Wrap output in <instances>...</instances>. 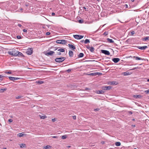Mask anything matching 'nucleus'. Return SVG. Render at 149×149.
Instances as JSON below:
<instances>
[{"mask_svg":"<svg viewBox=\"0 0 149 149\" xmlns=\"http://www.w3.org/2000/svg\"><path fill=\"white\" fill-rule=\"evenodd\" d=\"M17 52V51L15 49H14L10 51H9L8 52V54L10 55H12L14 56H16L17 55V54H16Z\"/></svg>","mask_w":149,"mask_h":149,"instance_id":"obj_1","label":"nucleus"},{"mask_svg":"<svg viewBox=\"0 0 149 149\" xmlns=\"http://www.w3.org/2000/svg\"><path fill=\"white\" fill-rule=\"evenodd\" d=\"M65 59V58L64 57H59L55 58V61L58 63L62 62L64 61Z\"/></svg>","mask_w":149,"mask_h":149,"instance_id":"obj_2","label":"nucleus"},{"mask_svg":"<svg viewBox=\"0 0 149 149\" xmlns=\"http://www.w3.org/2000/svg\"><path fill=\"white\" fill-rule=\"evenodd\" d=\"M56 42L58 44H65L66 43V41L65 40H58L56 41Z\"/></svg>","mask_w":149,"mask_h":149,"instance_id":"obj_3","label":"nucleus"},{"mask_svg":"<svg viewBox=\"0 0 149 149\" xmlns=\"http://www.w3.org/2000/svg\"><path fill=\"white\" fill-rule=\"evenodd\" d=\"M73 37L77 39H80L83 38L84 36L80 35H73Z\"/></svg>","mask_w":149,"mask_h":149,"instance_id":"obj_4","label":"nucleus"},{"mask_svg":"<svg viewBox=\"0 0 149 149\" xmlns=\"http://www.w3.org/2000/svg\"><path fill=\"white\" fill-rule=\"evenodd\" d=\"M102 53L106 55H109L110 54V52L107 50H101Z\"/></svg>","mask_w":149,"mask_h":149,"instance_id":"obj_5","label":"nucleus"},{"mask_svg":"<svg viewBox=\"0 0 149 149\" xmlns=\"http://www.w3.org/2000/svg\"><path fill=\"white\" fill-rule=\"evenodd\" d=\"M112 87L111 86H103L102 88L103 90H110L112 88Z\"/></svg>","mask_w":149,"mask_h":149,"instance_id":"obj_6","label":"nucleus"},{"mask_svg":"<svg viewBox=\"0 0 149 149\" xmlns=\"http://www.w3.org/2000/svg\"><path fill=\"white\" fill-rule=\"evenodd\" d=\"M55 53V52L53 51H50L49 52H46L45 55L47 56H52Z\"/></svg>","mask_w":149,"mask_h":149,"instance_id":"obj_7","label":"nucleus"},{"mask_svg":"<svg viewBox=\"0 0 149 149\" xmlns=\"http://www.w3.org/2000/svg\"><path fill=\"white\" fill-rule=\"evenodd\" d=\"M112 61L114 63H117L120 61V59L117 58H114L112 59Z\"/></svg>","mask_w":149,"mask_h":149,"instance_id":"obj_8","label":"nucleus"},{"mask_svg":"<svg viewBox=\"0 0 149 149\" xmlns=\"http://www.w3.org/2000/svg\"><path fill=\"white\" fill-rule=\"evenodd\" d=\"M147 46H144L142 47L138 46V48L141 50H145L147 48Z\"/></svg>","mask_w":149,"mask_h":149,"instance_id":"obj_9","label":"nucleus"},{"mask_svg":"<svg viewBox=\"0 0 149 149\" xmlns=\"http://www.w3.org/2000/svg\"><path fill=\"white\" fill-rule=\"evenodd\" d=\"M96 93L98 94H103L104 93V91L102 90H98L96 91Z\"/></svg>","mask_w":149,"mask_h":149,"instance_id":"obj_10","label":"nucleus"},{"mask_svg":"<svg viewBox=\"0 0 149 149\" xmlns=\"http://www.w3.org/2000/svg\"><path fill=\"white\" fill-rule=\"evenodd\" d=\"M32 50L31 49V48L30 50H29V51L26 52V54L29 55H31L32 53Z\"/></svg>","mask_w":149,"mask_h":149,"instance_id":"obj_11","label":"nucleus"},{"mask_svg":"<svg viewBox=\"0 0 149 149\" xmlns=\"http://www.w3.org/2000/svg\"><path fill=\"white\" fill-rule=\"evenodd\" d=\"M68 46L70 48H72V49L74 50L75 49V47L72 45L68 44Z\"/></svg>","mask_w":149,"mask_h":149,"instance_id":"obj_12","label":"nucleus"},{"mask_svg":"<svg viewBox=\"0 0 149 149\" xmlns=\"http://www.w3.org/2000/svg\"><path fill=\"white\" fill-rule=\"evenodd\" d=\"M107 41L110 43H112L114 42V41L112 39H110L109 38H107Z\"/></svg>","mask_w":149,"mask_h":149,"instance_id":"obj_13","label":"nucleus"},{"mask_svg":"<svg viewBox=\"0 0 149 149\" xmlns=\"http://www.w3.org/2000/svg\"><path fill=\"white\" fill-rule=\"evenodd\" d=\"M133 97L136 98H139L142 97L141 95H134Z\"/></svg>","mask_w":149,"mask_h":149,"instance_id":"obj_14","label":"nucleus"},{"mask_svg":"<svg viewBox=\"0 0 149 149\" xmlns=\"http://www.w3.org/2000/svg\"><path fill=\"white\" fill-rule=\"evenodd\" d=\"M16 54H17V56H21L23 55V54H22V53L20 52L17 51V52Z\"/></svg>","mask_w":149,"mask_h":149,"instance_id":"obj_15","label":"nucleus"},{"mask_svg":"<svg viewBox=\"0 0 149 149\" xmlns=\"http://www.w3.org/2000/svg\"><path fill=\"white\" fill-rule=\"evenodd\" d=\"M69 56L70 57H72L73 56V52L72 51H70L69 53Z\"/></svg>","mask_w":149,"mask_h":149,"instance_id":"obj_16","label":"nucleus"},{"mask_svg":"<svg viewBox=\"0 0 149 149\" xmlns=\"http://www.w3.org/2000/svg\"><path fill=\"white\" fill-rule=\"evenodd\" d=\"M57 51L58 52H60L61 53L64 52H65V51L64 49H63V48H60V49H58Z\"/></svg>","mask_w":149,"mask_h":149,"instance_id":"obj_17","label":"nucleus"},{"mask_svg":"<svg viewBox=\"0 0 149 149\" xmlns=\"http://www.w3.org/2000/svg\"><path fill=\"white\" fill-rule=\"evenodd\" d=\"M123 74L124 76L128 75L130 74V73L128 72H124Z\"/></svg>","mask_w":149,"mask_h":149,"instance_id":"obj_18","label":"nucleus"},{"mask_svg":"<svg viewBox=\"0 0 149 149\" xmlns=\"http://www.w3.org/2000/svg\"><path fill=\"white\" fill-rule=\"evenodd\" d=\"M84 54L82 53H79V54L78 55V57L79 58H81L84 56Z\"/></svg>","mask_w":149,"mask_h":149,"instance_id":"obj_19","label":"nucleus"},{"mask_svg":"<svg viewBox=\"0 0 149 149\" xmlns=\"http://www.w3.org/2000/svg\"><path fill=\"white\" fill-rule=\"evenodd\" d=\"M9 79L11 80L14 81H15V77H9Z\"/></svg>","mask_w":149,"mask_h":149,"instance_id":"obj_20","label":"nucleus"},{"mask_svg":"<svg viewBox=\"0 0 149 149\" xmlns=\"http://www.w3.org/2000/svg\"><path fill=\"white\" fill-rule=\"evenodd\" d=\"M115 144L116 146H120L121 145V143L120 142H117L115 143Z\"/></svg>","mask_w":149,"mask_h":149,"instance_id":"obj_21","label":"nucleus"},{"mask_svg":"<svg viewBox=\"0 0 149 149\" xmlns=\"http://www.w3.org/2000/svg\"><path fill=\"white\" fill-rule=\"evenodd\" d=\"M20 147L21 148H26V146L25 144L22 143Z\"/></svg>","mask_w":149,"mask_h":149,"instance_id":"obj_22","label":"nucleus"},{"mask_svg":"<svg viewBox=\"0 0 149 149\" xmlns=\"http://www.w3.org/2000/svg\"><path fill=\"white\" fill-rule=\"evenodd\" d=\"M89 50L91 52H93L94 51V48L93 47H91Z\"/></svg>","mask_w":149,"mask_h":149,"instance_id":"obj_23","label":"nucleus"},{"mask_svg":"<svg viewBox=\"0 0 149 149\" xmlns=\"http://www.w3.org/2000/svg\"><path fill=\"white\" fill-rule=\"evenodd\" d=\"M24 134H22V133H20L18 134V135L19 137H21L24 136Z\"/></svg>","mask_w":149,"mask_h":149,"instance_id":"obj_24","label":"nucleus"},{"mask_svg":"<svg viewBox=\"0 0 149 149\" xmlns=\"http://www.w3.org/2000/svg\"><path fill=\"white\" fill-rule=\"evenodd\" d=\"M90 42V41L88 39H86L84 41V43L85 44H87Z\"/></svg>","mask_w":149,"mask_h":149,"instance_id":"obj_25","label":"nucleus"},{"mask_svg":"<svg viewBox=\"0 0 149 149\" xmlns=\"http://www.w3.org/2000/svg\"><path fill=\"white\" fill-rule=\"evenodd\" d=\"M149 37H146L143 38V40L144 41H146L148 39Z\"/></svg>","mask_w":149,"mask_h":149,"instance_id":"obj_26","label":"nucleus"},{"mask_svg":"<svg viewBox=\"0 0 149 149\" xmlns=\"http://www.w3.org/2000/svg\"><path fill=\"white\" fill-rule=\"evenodd\" d=\"M134 57L135 58V59L136 60H142V59L141 58L139 57L138 56H134Z\"/></svg>","mask_w":149,"mask_h":149,"instance_id":"obj_27","label":"nucleus"},{"mask_svg":"<svg viewBox=\"0 0 149 149\" xmlns=\"http://www.w3.org/2000/svg\"><path fill=\"white\" fill-rule=\"evenodd\" d=\"M6 88H3V89H1L0 90V93H3L4 91H6Z\"/></svg>","mask_w":149,"mask_h":149,"instance_id":"obj_28","label":"nucleus"},{"mask_svg":"<svg viewBox=\"0 0 149 149\" xmlns=\"http://www.w3.org/2000/svg\"><path fill=\"white\" fill-rule=\"evenodd\" d=\"M67 136L66 135H63L61 137V139H64L67 138Z\"/></svg>","mask_w":149,"mask_h":149,"instance_id":"obj_29","label":"nucleus"},{"mask_svg":"<svg viewBox=\"0 0 149 149\" xmlns=\"http://www.w3.org/2000/svg\"><path fill=\"white\" fill-rule=\"evenodd\" d=\"M5 77V76L2 75H0V81H2L3 80V77Z\"/></svg>","mask_w":149,"mask_h":149,"instance_id":"obj_30","label":"nucleus"},{"mask_svg":"<svg viewBox=\"0 0 149 149\" xmlns=\"http://www.w3.org/2000/svg\"><path fill=\"white\" fill-rule=\"evenodd\" d=\"M51 147L50 146L48 145V146H45L44 147V148L45 149H47L49 148H50Z\"/></svg>","mask_w":149,"mask_h":149,"instance_id":"obj_31","label":"nucleus"},{"mask_svg":"<svg viewBox=\"0 0 149 149\" xmlns=\"http://www.w3.org/2000/svg\"><path fill=\"white\" fill-rule=\"evenodd\" d=\"M25 5L27 7L30 6V4L26 2L25 3Z\"/></svg>","mask_w":149,"mask_h":149,"instance_id":"obj_32","label":"nucleus"},{"mask_svg":"<svg viewBox=\"0 0 149 149\" xmlns=\"http://www.w3.org/2000/svg\"><path fill=\"white\" fill-rule=\"evenodd\" d=\"M47 117V116H40V118L41 119H44L45 118Z\"/></svg>","mask_w":149,"mask_h":149,"instance_id":"obj_33","label":"nucleus"},{"mask_svg":"<svg viewBox=\"0 0 149 149\" xmlns=\"http://www.w3.org/2000/svg\"><path fill=\"white\" fill-rule=\"evenodd\" d=\"M38 83L39 84H42L44 83V81H38Z\"/></svg>","mask_w":149,"mask_h":149,"instance_id":"obj_34","label":"nucleus"},{"mask_svg":"<svg viewBox=\"0 0 149 149\" xmlns=\"http://www.w3.org/2000/svg\"><path fill=\"white\" fill-rule=\"evenodd\" d=\"M22 96H18L17 97H16V98L17 99H19L21 98H22Z\"/></svg>","mask_w":149,"mask_h":149,"instance_id":"obj_35","label":"nucleus"},{"mask_svg":"<svg viewBox=\"0 0 149 149\" xmlns=\"http://www.w3.org/2000/svg\"><path fill=\"white\" fill-rule=\"evenodd\" d=\"M83 20L82 19H80L79 20V22L80 23H83Z\"/></svg>","mask_w":149,"mask_h":149,"instance_id":"obj_36","label":"nucleus"},{"mask_svg":"<svg viewBox=\"0 0 149 149\" xmlns=\"http://www.w3.org/2000/svg\"><path fill=\"white\" fill-rule=\"evenodd\" d=\"M5 73L6 74H11V72L10 71H6Z\"/></svg>","mask_w":149,"mask_h":149,"instance_id":"obj_37","label":"nucleus"},{"mask_svg":"<svg viewBox=\"0 0 149 149\" xmlns=\"http://www.w3.org/2000/svg\"><path fill=\"white\" fill-rule=\"evenodd\" d=\"M17 38L18 39H21L22 38V37L19 36H17Z\"/></svg>","mask_w":149,"mask_h":149,"instance_id":"obj_38","label":"nucleus"},{"mask_svg":"<svg viewBox=\"0 0 149 149\" xmlns=\"http://www.w3.org/2000/svg\"><path fill=\"white\" fill-rule=\"evenodd\" d=\"M108 32H106V31L104 33V34H103L105 36H107V35H108Z\"/></svg>","mask_w":149,"mask_h":149,"instance_id":"obj_39","label":"nucleus"},{"mask_svg":"<svg viewBox=\"0 0 149 149\" xmlns=\"http://www.w3.org/2000/svg\"><path fill=\"white\" fill-rule=\"evenodd\" d=\"M144 92L146 93H148L149 92V89L145 91Z\"/></svg>","mask_w":149,"mask_h":149,"instance_id":"obj_40","label":"nucleus"},{"mask_svg":"<svg viewBox=\"0 0 149 149\" xmlns=\"http://www.w3.org/2000/svg\"><path fill=\"white\" fill-rule=\"evenodd\" d=\"M116 82L114 81H113L111 82V84L113 85L116 84Z\"/></svg>","mask_w":149,"mask_h":149,"instance_id":"obj_41","label":"nucleus"},{"mask_svg":"<svg viewBox=\"0 0 149 149\" xmlns=\"http://www.w3.org/2000/svg\"><path fill=\"white\" fill-rule=\"evenodd\" d=\"M57 55H60L61 54V53L59 52H56Z\"/></svg>","mask_w":149,"mask_h":149,"instance_id":"obj_42","label":"nucleus"},{"mask_svg":"<svg viewBox=\"0 0 149 149\" xmlns=\"http://www.w3.org/2000/svg\"><path fill=\"white\" fill-rule=\"evenodd\" d=\"M50 34V32H47L46 33V35H49Z\"/></svg>","mask_w":149,"mask_h":149,"instance_id":"obj_43","label":"nucleus"},{"mask_svg":"<svg viewBox=\"0 0 149 149\" xmlns=\"http://www.w3.org/2000/svg\"><path fill=\"white\" fill-rule=\"evenodd\" d=\"M131 33L132 35H133L135 34V32L134 31H132L131 32Z\"/></svg>","mask_w":149,"mask_h":149,"instance_id":"obj_44","label":"nucleus"},{"mask_svg":"<svg viewBox=\"0 0 149 149\" xmlns=\"http://www.w3.org/2000/svg\"><path fill=\"white\" fill-rule=\"evenodd\" d=\"M56 120V118H53L52 119V121L53 122H54Z\"/></svg>","mask_w":149,"mask_h":149,"instance_id":"obj_45","label":"nucleus"},{"mask_svg":"<svg viewBox=\"0 0 149 149\" xmlns=\"http://www.w3.org/2000/svg\"><path fill=\"white\" fill-rule=\"evenodd\" d=\"M71 70V69H68L67 70V71L69 73L70 72Z\"/></svg>","mask_w":149,"mask_h":149,"instance_id":"obj_46","label":"nucleus"},{"mask_svg":"<svg viewBox=\"0 0 149 149\" xmlns=\"http://www.w3.org/2000/svg\"><path fill=\"white\" fill-rule=\"evenodd\" d=\"M73 118L74 120H75L76 119V117L75 116H73Z\"/></svg>","mask_w":149,"mask_h":149,"instance_id":"obj_47","label":"nucleus"},{"mask_svg":"<svg viewBox=\"0 0 149 149\" xmlns=\"http://www.w3.org/2000/svg\"><path fill=\"white\" fill-rule=\"evenodd\" d=\"M99 110H100V109H99L98 108H97L94 109V111H98Z\"/></svg>","mask_w":149,"mask_h":149,"instance_id":"obj_48","label":"nucleus"},{"mask_svg":"<svg viewBox=\"0 0 149 149\" xmlns=\"http://www.w3.org/2000/svg\"><path fill=\"white\" fill-rule=\"evenodd\" d=\"M138 68V67H135V68H132V69H130V70H133L136 69Z\"/></svg>","mask_w":149,"mask_h":149,"instance_id":"obj_49","label":"nucleus"},{"mask_svg":"<svg viewBox=\"0 0 149 149\" xmlns=\"http://www.w3.org/2000/svg\"><path fill=\"white\" fill-rule=\"evenodd\" d=\"M128 113H129L130 114H132V111H128Z\"/></svg>","mask_w":149,"mask_h":149,"instance_id":"obj_50","label":"nucleus"},{"mask_svg":"<svg viewBox=\"0 0 149 149\" xmlns=\"http://www.w3.org/2000/svg\"><path fill=\"white\" fill-rule=\"evenodd\" d=\"M23 10V9L22 8H20V9H19V10H18V11L19 12H22V10Z\"/></svg>","mask_w":149,"mask_h":149,"instance_id":"obj_51","label":"nucleus"},{"mask_svg":"<svg viewBox=\"0 0 149 149\" xmlns=\"http://www.w3.org/2000/svg\"><path fill=\"white\" fill-rule=\"evenodd\" d=\"M52 137L53 138H58V136H52Z\"/></svg>","mask_w":149,"mask_h":149,"instance_id":"obj_52","label":"nucleus"},{"mask_svg":"<svg viewBox=\"0 0 149 149\" xmlns=\"http://www.w3.org/2000/svg\"><path fill=\"white\" fill-rule=\"evenodd\" d=\"M124 6L126 8H127L128 7V6L127 4H125V6Z\"/></svg>","mask_w":149,"mask_h":149,"instance_id":"obj_53","label":"nucleus"},{"mask_svg":"<svg viewBox=\"0 0 149 149\" xmlns=\"http://www.w3.org/2000/svg\"><path fill=\"white\" fill-rule=\"evenodd\" d=\"M8 121L10 122H13V120L11 119H9L8 120Z\"/></svg>","mask_w":149,"mask_h":149,"instance_id":"obj_54","label":"nucleus"},{"mask_svg":"<svg viewBox=\"0 0 149 149\" xmlns=\"http://www.w3.org/2000/svg\"><path fill=\"white\" fill-rule=\"evenodd\" d=\"M90 47L89 46H87L86 47V48L88 49H89L90 47Z\"/></svg>","mask_w":149,"mask_h":149,"instance_id":"obj_55","label":"nucleus"},{"mask_svg":"<svg viewBox=\"0 0 149 149\" xmlns=\"http://www.w3.org/2000/svg\"><path fill=\"white\" fill-rule=\"evenodd\" d=\"M18 26H19L20 27H22V25L20 24H18Z\"/></svg>","mask_w":149,"mask_h":149,"instance_id":"obj_56","label":"nucleus"},{"mask_svg":"<svg viewBox=\"0 0 149 149\" xmlns=\"http://www.w3.org/2000/svg\"><path fill=\"white\" fill-rule=\"evenodd\" d=\"M15 80H18V79H20V78H19L15 77Z\"/></svg>","mask_w":149,"mask_h":149,"instance_id":"obj_57","label":"nucleus"},{"mask_svg":"<svg viewBox=\"0 0 149 149\" xmlns=\"http://www.w3.org/2000/svg\"><path fill=\"white\" fill-rule=\"evenodd\" d=\"M23 32H26L27 31V30L25 29H24L23 30Z\"/></svg>","mask_w":149,"mask_h":149,"instance_id":"obj_58","label":"nucleus"},{"mask_svg":"<svg viewBox=\"0 0 149 149\" xmlns=\"http://www.w3.org/2000/svg\"><path fill=\"white\" fill-rule=\"evenodd\" d=\"M55 15V13H52V16H54Z\"/></svg>","mask_w":149,"mask_h":149,"instance_id":"obj_59","label":"nucleus"},{"mask_svg":"<svg viewBox=\"0 0 149 149\" xmlns=\"http://www.w3.org/2000/svg\"><path fill=\"white\" fill-rule=\"evenodd\" d=\"M101 143L102 144H104V141H102V142H101Z\"/></svg>","mask_w":149,"mask_h":149,"instance_id":"obj_60","label":"nucleus"},{"mask_svg":"<svg viewBox=\"0 0 149 149\" xmlns=\"http://www.w3.org/2000/svg\"><path fill=\"white\" fill-rule=\"evenodd\" d=\"M84 40H81V41L80 42H81L83 43L84 42Z\"/></svg>","mask_w":149,"mask_h":149,"instance_id":"obj_61","label":"nucleus"},{"mask_svg":"<svg viewBox=\"0 0 149 149\" xmlns=\"http://www.w3.org/2000/svg\"><path fill=\"white\" fill-rule=\"evenodd\" d=\"M67 147L68 148H69L71 147V146H67Z\"/></svg>","mask_w":149,"mask_h":149,"instance_id":"obj_62","label":"nucleus"},{"mask_svg":"<svg viewBox=\"0 0 149 149\" xmlns=\"http://www.w3.org/2000/svg\"><path fill=\"white\" fill-rule=\"evenodd\" d=\"M86 90H89L90 89V88H87L85 89Z\"/></svg>","mask_w":149,"mask_h":149,"instance_id":"obj_63","label":"nucleus"},{"mask_svg":"<svg viewBox=\"0 0 149 149\" xmlns=\"http://www.w3.org/2000/svg\"><path fill=\"white\" fill-rule=\"evenodd\" d=\"M94 73H91V74H91V75H94Z\"/></svg>","mask_w":149,"mask_h":149,"instance_id":"obj_64","label":"nucleus"}]
</instances>
